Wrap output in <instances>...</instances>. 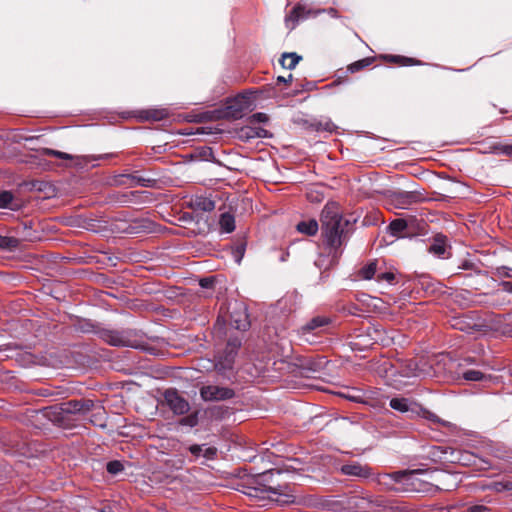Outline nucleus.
I'll return each instance as SVG.
<instances>
[{"label":"nucleus","mask_w":512,"mask_h":512,"mask_svg":"<svg viewBox=\"0 0 512 512\" xmlns=\"http://www.w3.org/2000/svg\"><path fill=\"white\" fill-rule=\"evenodd\" d=\"M411 406L412 403L406 398H393L390 400V407L393 410L399 411L401 413L412 410Z\"/></svg>","instance_id":"aec40b11"},{"label":"nucleus","mask_w":512,"mask_h":512,"mask_svg":"<svg viewBox=\"0 0 512 512\" xmlns=\"http://www.w3.org/2000/svg\"><path fill=\"white\" fill-rule=\"evenodd\" d=\"M219 226L222 233H231L235 230V218L230 213H223L219 219Z\"/></svg>","instance_id":"dca6fc26"},{"label":"nucleus","mask_w":512,"mask_h":512,"mask_svg":"<svg viewBox=\"0 0 512 512\" xmlns=\"http://www.w3.org/2000/svg\"><path fill=\"white\" fill-rule=\"evenodd\" d=\"M190 448H195V449H198V448H202L200 445H193L191 446Z\"/></svg>","instance_id":"8fccbe9b"},{"label":"nucleus","mask_w":512,"mask_h":512,"mask_svg":"<svg viewBox=\"0 0 512 512\" xmlns=\"http://www.w3.org/2000/svg\"><path fill=\"white\" fill-rule=\"evenodd\" d=\"M123 469V465L120 461H110L108 464H107V471L110 473V474H117L119 473L120 471H122Z\"/></svg>","instance_id":"2f4dec72"},{"label":"nucleus","mask_w":512,"mask_h":512,"mask_svg":"<svg viewBox=\"0 0 512 512\" xmlns=\"http://www.w3.org/2000/svg\"><path fill=\"white\" fill-rule=\"evenodd\" d=\"M238 137L242 141H250L252 139L256 138H268L271 136L269 131L266 129L260 127V126H252V125H245L241 127L238 132Z\"/></svg>","instance_id":"9d476101"},{"label":"nucleus","mask_w":512,"mask_h":512,"mask_svg":"<svg viewBox=\"0 0 512 512\" xmlns=\"http://www.w3.org/2000/svg\"><path fill=\"white\" fill-rule=\"evenodd\" d=\"M474 360L470 357L464 358L457 364V379H463L467 382H478L485 380L487 377L484 373L476 369H470L468 366L472 365Z\"/></svg>","instance_id":"423d86ee"},{"label":"nucleus","mask_w":512,"mask_h":512,"mask_svg":"<svg viewBox=\"0 0 512 512\" xmlns=\"http://www.w3.org/2000/svg\"><path fill=\"white\" fill-rule=\"evenodd\" d=\"M300 60L301 57L294 52L284 53L280 59V64L283 68L292 70L296 67Z\"/></svg>","instance_id":"a211bd4d"},{"label":"nucleus","mask_w":512,"mask_h":512,"mask_svg":"<svg viewBox=\"0 0 512 512\" xmlns=\"http://www.w3.org/2000/svg\"><path fill=\"white\" fill-rule=\"evenodd\" d=\"M266 121H268V117L265 113L258 112V113L253 114L250 117V122L261 123V122H266Z\"/></svg>","instance_id":"4c0bfd02"},{"label":"nucleus","mask_w":512,"mask_h":512,"mask_svg":"<svg viewBox=\"0 0 512 512\" xmlns=\"http://www.w3.org/2000/svg\"><path fill=\"white\" fill-rule=\"evenodd\" d=\"M425 468L414 469L410 471H397L391 474H383L379 477L378 483L385 485L388 489L391 488V482H400L408 474H421L426 473L430 470H438V467H432L428 464H423Z\"/></svg>","instance_id":"6e6552de"},{"label":"nucleus","mask_w":512,"mask_h":512,"mask_svg":"<svg viewBox=\"0 0 512 512\" xmlns=\"http://www.w3.org/2000/svg\"><path fill=\"white\" fill-rule=\"evenodd\" d=\"M199 422V412H193L179 421L181 426L195 427Z\"/></svg>","instance_id":"bb28decb"},{"label":"nucleus","mask_w":512,"mask_h":512,"mask_svg":"<svg viewBox=\"0 0 512 512\" xmlns=\"http://www.w3.org/2000/svg\"><path fill=\"white\" fill-rule=\"evenodd\" d=\"M423 417L428 419L429 421L433 422V423H440L442 425H446L447 422L443 421V420H440L435 414H433L432 412H429V411H424L423 412Z\"/></svg>","instance_id":"c9c22d12"},{"label":"nucleus","mask_w":512,"mask_h":512,"mask_svg":"<svg viewBox=\"0 0 512 512\" xmlns=\"http://www.w3.org/2000/svg\"><path fill=\"white\" fill-rule=\"evenodd\" d=\"M503 290L512 294V282L510 281H504L502 282Z\"/></svg>","instance_id":"ea45409f"},{"label":"nucleus","mask_w":512,"mask_h":512,"mask_svg":"<svg viewBox=\"0 0 512 512\" xmlns=\"http://www.w3.org/2000/svg\"><path fill=\"white\" fill-rule=\"evenodd\" d=\"M41 154L44 155V156H53V157H56V158H59V159H64V160H73V159H76L77 160V164H81L82 161H86V157H74L68 153H65V152H61V151H58V150H53V149H50V148H43L41 150Z\"/></svg>","instance_id":"ddd939ff"},{"label":"nucleus","mask_w":512,"mask_h":512,"mask_svg":"<svg viewBox=\"0 0 512 512\" xmlns=\"http://www.w3.org/2000/svg\"><path fill=\"white\" fill-rule=\"evenodd\" d=\"M69 405L72 406V408L71 409H66L65 411H67V412H76V411L80 410V405H79L78 402H74V403L70 402Z\"/></svg>","instance_id":"a19ab883"},{"label":"nucleus","mask_w":512,"mask_h":512,"mask_svg":"<svg viewBox=\"0 0 512 512\" xmlns=\"http://www.w3.org/2000/svg\"><path fill=\"white\" fill-rule=\"evenodd\" d=\"M64 410L63 409H58L56 407H49V408H45L43 410V413L46 417L48 418H51L53 415H60Z\"/></svg>","instance_id":"e433bc0d"},{"label":"nucleus","mask_w":512,"mask_h":512,"mask_svg":"<svg viewBox=\"0 0 512 512\" xmlns=\"http://www.w3.org/2000/svg\"><path fill=\"white\" fill-rule=\"evenodd\" d=\"M249 109L247 99L244 96L236 97L224 110V116L232 119L242 118Z\"/></svg>","instance_id":"1a4fd4ad"},{"label":"nucleus","mask_w":512,"mask_h":512,"mask_svg":"<svg viewBox=\"0 0 512 512\" xmlns=\"http://www.w3.org/2000/svg\"><path fill=\"white\" fill-rule=\"evenodd\" d=\"M53 421H59V418L55 417L52 419Z\"/></svg>","instance_id":"603ef678"},{"label":"nucleus","mask_w":512,"mask_h":512,"mask_svg":"<svg viewBox=\"0 0 512 512\" xmlns=\"http://www.w3.org/2000/svg\"><path fill=\"white\" fill-rule=\"evenodd\" d=\"M376 271H377L376 262H371L361 269L360 275L363 279L370 280L374 277V275L376 274Z\"/></svg>","instance_id":"a878e982"},{"label":"nucleus","mask_w":512,"mask_h":512,"mask_svg":"<svg viewBox=\"0 0 512 512\" xmlns=\"http://www.w3.org/2000/svg\"><path fill=\"white\" fill-rule=\"evenodd\" d=\"M163 397L167 406L174 414L183 415L190 409L188 401L176 389H167Z\"/></svg>","instance_id":"39448f33"},{"label":"nucleus","mask_w":512,"mask_h":512,"mask_svg":"<svg viewBox=\"0 0 512 512\" xmlns=\"http://www.w3.org/2000/svg\"><path fill=\"white\" fill-rule=\"evenodd\" d=\"M13 200L11 192L4 191L0 193V208H7Z\"/></svg>","instance_id":"c85d7f7f"},{"label":"nucleus","mask_w":512,"mask_h":512,"mask_svg":"<svg viewBox=\"0 0 512 512\" xmlns=\"http://www.w3.org/2000/svg\"><path fill=\"white\" fill-rule=\"evenodd\" d=\"M200 285H201L202 287H207V286H208V280H207V279H202V280L200 281Z\"/></svg>","instance_id":"de8ad7c7"},{"label":"nucleus","mask_w":512,"mask_h":512,"mask_svg":"<svg viewBox=\"0 0 512 512\" xmlns=\"http://www.w3.org/2000/svg\"><path fill=\"white\" fill-rule=\"evenodd\" d=\"M493 151L498 155L512 156V145H496L493 147Z\"/></svg>","instance_id":"cd10ccee"},{"label":"nucleus","mask_w":512,"mask_h":512,"mask_svg":"<svg viewBox=\"0 0 512 512\" xmlns=\"http://www.w3.org/2000/svg\"><path fill=\"white\" fill-rule=\"evenodd\" d=\"M336 422H338V420H336ZM340 423H343V424H347L348 421L346 418H342L341 420H339Z\"/></svg>","instance_id":"09e8293b"},{"label":"nucleus","mask_w":512,"mask_h":512,"mask_svg":"<svg viewBox=\"0 0 512 512\" xmlns=\"http://www.w3.org/2000/svg\"><path fill=\"white\" fill-rule=\"evenodd\" d=\"M322 232L327 246L336 248L341 244V216L337 213L328 217L325 216L322 221Z\"/></svg>","instance_id":"f03ea898"},{"label":"nucleus","mask_w":512,"mask_h":512,"mask_svg":"<svg viewBox=\"0 0 512 512\" xmlns=\"http://www.w3.org/2000/svg\"><path fill=\"white\" fill-rule=\"evenodd\" d=\"M19 245L18 239L9 236H0V248L8 251L15 250Z\"/></svg>","instance_id":"b1692460"},{"label":"nucleus","mask_w":512,"mask_h":512,"mask_svg":"<svg viewBox=\"0 0 512 512\" xmlns=\"http://www.w3.org/2000/svg\"><path fill=\"white\" fill-rule=\"evenodd\" d=\"M190 452L196 457L203 456L207 459H212L216 455L217 450H190Z\"/></svg>","instance_id":"c756f323"},{"label":"nucleus","mask_w":512,"mask_h":512,"mask_svg":"<svg viewBox=\"0 0 512 512\" xmlns=\"http://www.w3.org/2000/svg\"><path fill=\"white\" fill-rule=\"evenodd\" d=\"M103 339L112 346L131 347L153 353L150 339L141 331L126 328L123 330H107L103 333Z\"/></svg>","instance_id":"f257e3e1"},{"label":"nucleus","mask_w":512,"mask_h":512,"mask_svg":"<svg viewBox=\"0 0 512 512\" xmlns=\"http://www.w3.org/2000/svg\"><path fill=\"white\" fill-rule=\"evenodd\" d=\"M307 198L312 202H320L323 199V195L316 190L310 189L307 192Z\"/></svg>","instance_id":"f704fd0d"},{"label":"nucleus","mask_w":512,"mask_h":512,"mask_svg":"<svg viewBox=\"0 0 512 512\" xmlns=\"http://www.w3.org/2000/svg\"><path fill=\"white\" fill-rule=\"evenodd\" d=\"M486 507L484 506H473L469 509V512H484Z\"/></svg>","instance_id":"c03bdc74"},{"label":"nucleus","mask_w":512,"mask_h":512,"mask_svg":"<svg viewBox=\"0 0 512 512\" xmlns=\"http://www.w3.org/2000/svg\"><path fill=\"white\" fill-rule=\"evenodd\" d=\"M241 342L238 339H231L227 343V356H226V362L227 364L225 366H230L233 362L234 355L236 354L237 350L240 348Z\"/></svg>","instance_id":"4be33fe9"},{"label":"nucleus","mask_w":512,"mask_h":512,"mask_svg":"<svg viewBox=\"0 0 512 512\" xmlns=\"http://www.w3.org/2000/svg\"><path fill=\"white\" fill-rule=\"evenodd\" d=\"M366 60H361V61H358V62H355L351 65L350 69L352 71H355V70H358L360 68H363L365 65H367V63H365Z\"/></svg>","instance_id":"58836bf2"},{"label":"nucleus","mask_w":512,"mask_h":512,"mask_svg":"<svg viewBox=\"0 0 512 512\" xmlns=\"http://www.w3.org/2000/svg\"><path fill=\"white\" fill-rule=\"evenodd\" d=\"M296 228L300 233L306 234L308 236H313L318 232L319 226L318 222L315 219H310L298 223Z\"/></svg>","instance_id":"4468645a"},{"label":"nucleus","mask_w":512,"mask_h":512,"mask_svg":"<svg viewBox=\"0 0 512 512\" xmlns=\"http://www.w3.org/2000/svg\"><path fill=\"white\" fill-rule=\"evenodd\" d=\"M447 240H446V237L443 236V235H437L435 238H434V241L432 243V245L430 246L429 248V251L440 257V258H445L446 257V253H447Z\"/></svg>","instance_id":"f8f14e48"},{"label":"nucleus","mask_w":512,"mask_h":512,"mask_svg":"<svg viewBox=\"0 0 512 512\" xmlns=\"http://www.w3.org/2000/svg\"><path fill=\"white\" fill-rule=\"evenodd\" d=\"M340 471L343 475L369 478L372 475V470L368 465H362L358 462H352L341 466Z\"/></svg>","instance_id":"9b49d317"},{"label":"nucleus","mask_w":512,"mask_h":512,"mask_svg":"<svg viewBox=\"0 0 512 512\" xmlns=\"http://www.w3.org/2000/svg\"><path fill=\"white\" fill-rule=\"evenodd\" d=\"M316 128L318 130L322 129L328 132H333L336 129V125L330 119H326L324 121H320Z\"/></svg>","instance_id":"7c9ffc66"},{"label":"nucleus","mask_w":512,"mask_h":512,"mask_svg":"<svg viewBox=\"0 0 512 512\" xmlns=\"http://www.w3.org/2000/svg\"><path fill=\"white\" fill-rule=\"evenodd\" d=\"M233 390L215 385L203 386L200 389V396L203 401H221L232 398Z\"/></svg>","instance_id":"0eeeda50"},{"label":"nucleus","mask_w":512,"mask_h":512,"mask_svg":"<svg viewBox=\"0 0 512 512\" xmlns=\"http://www.w3.org/2000/svg\"><path fill=\"white\" fill-rule=\"evenodd\" d=\"M453 327L459 329V330H464V326H463V321L461 318H456L455 319V323L453 324Z\"/></svg>","instance_id":"37998d69"},{"label":"nucleus","mask_w":512,"mask_h":512,"mask_svg":"<svg viewBox=\"0 0 512 512\" xmlns=\"http://www.w3.org/2000/svg\"><path fill=\"white\" fill-rule=\"evenodd\" d=\"M191 206L202 211H212L215 208V203L210 198L198 196L192 200Z\"/></svg>","instance_id":"f3484780"},{"label":"nucleus","mask_w":512,"mask_h":512,"mask_svg":"<svg viewBox=\"0 0 512 512\" xmlns=\"http://www.w3.org/2000/svg\"><path fill=\"white\" fill-rule=\"evenodd\" d=\"M90 422L98 427H105L106 426V416L105 411L102 407H97L92 412L90 418Z\"/></svg>","instance_id":"412c9836"},{"label":"nucleus","mask_w":512,"mask_h":512,"mask_svg":"<svg viewBox=\"0 0 512 512\" xmlns=\"http://www.w3.org/2000/svg\"><path fill=\"white\" fill-rule=\"evenodd\" d=\"M503 275L512 278V268L503 267Z\"/></svg>","instance_id":"a18cd8bd"},{"label":"nucleus","mask_w":512,"mask_h":512,"mask_svg":"<svg viewBox=\"0 0 512 512\" xmlns=\"http://www.w3.org/2000/svg\"><path fill=\"white\" fill-rule=\"evenodd\" d=\"M395 275L393 272H384L377 275V281L382 282L385 281L387 283H392L394 280Z\"/></svg>","instance_id":"72a5a7b5"},{"label":"nucleus","mask_w":512,"mask_h":512,"mask_svg":"<svg viewBox=\"0 0 512 512\" xmlns=\"http://www.w3.org/2000/svg\"><path fill=\"white\" fill-rule=\"evenodd\" d=\"M328 324V319L325 317H315L311 319L305 326H303V331H312L316 328L322 327Z\"/></svg>","instance_id":"393cba45"},{"label":"nucleus","mask_w":512,"mask_h":512,"mask_svg":"<svg viewBox=\"0 0 512 512\" xmlns=\"http://www.w3.org/2000/svg\"><path fill=\"white\" fill-rule=\"evenodd\" d=\"M246 445V440L242 436L231 435V444L228 445V448H237Z\"/></svg>","instance_id":"473e14b6"},{"label":"nucleus","mask_w":512,"mask_h":512,"mask_svg":"<svg viewBox=\"0 0 512 512\" xmlns=\"http://www.w3.org/2000/svg\"><path fill=\"white\" fill-rule=\"evenodd\" d=\"M309 505H310V506H313V505H315V502L310 501V502H309Z\"/></svg>","instance_id":"3c124183"},{"label":"nucleus","mask_w":512,"mask_h":512,"mask_svg":"<svg viewBox=\"0 0 512 512\" xmlns=\"http://www.w3.org/2000/svg\"><path fill=\"white\" fill-rule=\"evenodd\" d=\"M336 394L352 402L360 403L364 401V394L362 390L357 388H347L344 391L337 392Z\"/></svg>","instance_id":"2eb2a0df"},{"label":"nucleus","mask_w":512,"mask_h":512,"mask_svg":"<svg viewBox=\"0 0 512 512\" xmlns=\"http://www.w3.org/2000/svg\"><path fill=\"white\" fill-rule=\"evenodd\" d=\"M407 222L404 219H395L388 226V232L393 237H401V234L407 229Z\"/></svg>","instance_id":"6ab92c4d"},{"label":"nucleus","mask_w":512,"mask_h":512,"mask_svg":"<svg viewBox=\"0 0 512 512\" xmlns=\"http://www.w3.org/2000/svg\"><path fill=\"white\" fill-rule=\"evenodd\" d=\"M292 74H289L288 77H284V76H278L277 77V82H282V83H287V82H291L292 81Z\"/></svg>","instance_id":"79ce46f5"},{"label":"nucleus","mask_w":512,"mask_h":512,"mask_svg":"<svg viewBox=\"0 0 512 512\" xmlns=\"http://www.w3.org/2000/svg\"><path fill=\"white\" fill-rule=\"evenodd\" d=\"M301 12L302 8L300 6H296L290 11L289 15L285 18L287 27H289L290 29L295 28L300 19Z\"/></svg>","instance_id":"5701e85b"},{"label":"nucleus","mask_w":512,"mask_h":512,"mask_svg":"<svg viewBox=\"0 0 512 512\" xmlns=\"http://www.w3.org/2000/svg\"><path fill=\"white\" fill-rule=\"evenodd\" d=\"M434 457L431 458L433 463H460L463 466H468L475 463L476 456L470 450H435Z\"/></svg>","instance_id":"7ed1b4c3"},{"label":"nucleus","mask_w":512,"mask_h":512,"mask_svg":"<svg viewBox=\"0 0 512 512\" xmlns=\"http://www.w3.org/2000/svg\"><path fill=\"white\" fill-rule=\"evenodd\" d=\"M242 256H243V250H238L237 251V256H236V262L237 263H240V261L242 259Z\"/></svg>","instance_id":"49530a36"},{"label":"nucleus","mask_w":512,"mask_h":512,"mask_svg":"<svg viewBox=\"0 0 512 512\" xmlns=\"http://www.w3.org/2000/svg\"><path fill=\"white\" fill-rule=\"evenodd\" d=\"M228 312L230 325L233 328L245 331L250 327V319L244 303L238 301L231 302Z\"/></svg>","instance_id":"20e7f679"}]
</instances>
